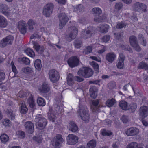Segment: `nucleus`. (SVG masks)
<instances>
[{"label":"nucleus","instance_id":"nucleus-1","mask_svg":"<svg viewBox=\"0 0 148 148\" xmlns=\"http://www.w3.org/2000/svg\"><path fill=\"white\" fill-rule=\"evenodd\" d=\"M80 101L79 103V108L78 113L82 119L85 123L89 121V114L88 110L87 107L85 106L80 104Z\"/></svg>","mask_w":148,"mask_h":148},{"label":"nucleus","instance_id":"nucleus-2","mask_svg":"<svg viewBox=\"0 0 148 148\" xmlns=\"http://www.w3.org/2000/svg\"><path fill=\"white\" fill-rule=\"evenodd\" d=\"M34 121L36 122L35 125L36 127L40 129H44L47 123V119L41 115L36 116Z\"/></svg>","mask_w":148,"mask_h":148},{"label":"nucleus","instance_id":"nucleus-3","mask_svg":"<svg viewBox=\"0 0 148 148\" xmlns=\"http://www.w3.org/2000/svg\"><path fill=\"white\" fill-rule=\"evenodd\" d=\"M79 75L82 76L85 78H88L91 76L93 74L92 70L87 67H83L81 68L77 73Z\"/></svg>","mask_w":148,"mask_h":148},{"label":"nucleus","instance_id":"nucleus-4","mask_svg":"<svg viewBox=\"0 0 148 148\" xmlns=\"http://www.w3.org/2000/svg\"><path fill=\"white\" fill-rule=\"evenodd\" d=\"M95 31V28L89 27L82 31L81 34V36L84 39L88 38H90L93 34H94Z\"/></svg>","mask_w":148,"mask_h":148},{"label":"nucleus","instance_id":"nucleus-5","mask_svg":"<svg viewBox=\"0 0 148 148\" xmlns=\"http://www.w3.org/2000/svg\"><path fill=\"white\" fill-rule=\"evenodd\" d=\"M54 5L52 3H48L43 8V14L46 17H49L52 14Z\"/></svg>","mask_w":148,"mask_h":148},{"label":"nucleus","instance_id":"nucleus-6","mask_svg":"<svg viewBox=\"0 0 148 148\" xmlns=\"http://www.w3.org/2000/svg\"><path fill=\"white\" fill-rule=\"evenodd\" d=\"M140 115L142 116V122L143 124L145 126L148 125V123L145 120L143 119L147 116L148 115V108L147 106H143L140 107L139 110Z\"/></svg>","mask_w":148,"mask_h":148},{"label":"nucleus","instance_id":"nucleus-7","mask_svg":"<svg viewBox=\"0 0 148 148\" xmlns=\"http://www.w3.org/2000/svg\"><path fill=\"white\" fill-rule=\"evenodd\" d=\"M49 74L50 80L53 82H55L58 80L60 78L59 73L54 69H52L49 71Z\"/></svg>","mask_w":148,"mask_h":148},{"label":"nucleus","instance_id":"nucleus-8","mask_svg":"<svg viewBox=\"0 0 148 148\" xmlns=\"http://www.w3.org/2000/svg\"><path fill=\"white\" fill-rule=\"evenodd\" d=\"M58 17L60 21V28L62 29L68 22V18L66 14L63 12L59 14Z\"/></svg>","mask_w":148,"mask_h":148},{"label":"nucleus","instance_id":"nucleus-9","mask_svg":"<svg viewBox=\"0 0 148 148\" xmlns=\"http://www.w3.org/2000/svg\"><path fill=\"white\" fill-rule=\"evenodd\" d=\"M130 42L131 45L137 51H141V48L138 44L137 38L134 36H132L130 38Z\"/></svg>","mask_w":148,"mask_h":148},{"label":"nucleus","instance_id":"nucleus-10","mask_svg":"<svg viewBox=\"0 0 148 148\" xmlns=\"http://www.w3.org/2000/svg\"><path fill=\"white\" fill-rule=\"evenodd\" d=\"M133 9L135 11L140 12L142 10V12H147V5L142 3L137 2L134 3L133 5Z\"/></svg>","mask_w":148,"mask_h":148},{"label":"nucleus","instance_id":"nucleus-11","mask_svg":"<svg viewBox=\"0 0 148 148\" xmlns=\"http://www.w3.org/2000/svg\"><path fill=\"white\" fill-rule=\"evenodd\" d=\"M79 61L76 56H73L69 58L67 61L69 66L73 68L77 66L79 64Z\"/></svg>","mask_w":148,"mask_h":148},{"label":"nucleus","instance_id":"nucleus-12","mask_svg":"<svg viewBox=\"0 0 148 148\" xmlns=\"http://www.w3.org/2000/svg\"><path fill=\"white\" fill-rule=\"evenodd\" d=\"M17 27L19 31L22 34H25L27 32V25L26 22L21 20L18 23Z\"/></svg>","mask_w":148,"mask_h":148},{"label":"nucleus","instance_id":"nucleus-13","mask_svg":"<svg viewBox=\"0 0 148 148\" xmlns=\"http://www.w3.org/2000/svg\"><path fill=\"white\" fill-rule=\"evenodd\" d=\"M67 143L70 145H74L78 142V137L76 135L70 134L67 137Z\"/></svg>","mask_w":148,"mask_h":148},{"label":"nucleus","instance_id":"nucleus-14","mask_svg":"<svg viewBox=\"0 0 148 148\" xmlns=\"http://www.w3.org/2000/svg\"><path fill=\"white\" fill-rule=\"evenodd\" d=\"M28 26V29L29 32H32L34 29L38 25L36 21L33 19H29L27 23Z\"/></svg>","mask_w":148,"mask_h":148},{"label":"nucleus","instance_id":"nucleus-15","mask_svg":"<svg viewBox=\"0 0 148 148\" xmlns=\"http://www.w3.org/2000/svg\"><path fill=\"white\" fill-rule=\"evenodd\" d=\"M92 104L91 106V109L93 112H99V108L101 107L99 103V101L97 99L92 100Z\"/></svg>","mask_w":148,"mask_h":148},{"label":"nucleus","instance_id":"nucleus-16","mask_svg":"<svg viewBox=\"0 0 148 148\" xmlns=\"http://www.w3.org/2000/svg\"><path fill=\"white\" fill-rule=\"evenodd\" d=\"M139 132V130L135 127H131L127 129L125 131L126 134L130 136L136 135L138 134Z\"/></svg>","mask_w":148,"mask_h":148},{"label":"nucleus","instance_id":"nucleus-17","mask_svg":"<svg viewBox=\"0 0 148 148\" xmlns=\"http://www.w3.org/2000/svg\"><path fill=\"white\" fill-rule=\"evenodd\" d=\"M71 30V32L69 35V39L68 40L71 41L73 39H74L77 34V29L74 26H72L69 28V29Z\"/></svg>","mask_w":148,"mask_h":148},{"label":"nucleus","instance_id":"nucleus-18","mask_svg":"<svg viewBox=\"0 0 148 148\" xmlns=\"http://www.w3.org/2000/svg\"><path fill=\"white\" fill-rule=\"evenodd\" d=\"M0 12L7 16L10 14V10L8 6L5 4H0Z\"/></svg>","mask_w":148,"mask_h":148},{"label":"nucleus","instance_id":"nucleus-19","mask_svg":"<svg viewBox=\"0 0 148 148\" xmlns=\"http://www.w3.org/2000/svg\"><path fill=\"white\" fill-rule=\"evenodd\" d=\"M24 126L26 129L29 134H32L34 132V124L31 121H28L25 122Z\"/></svg>","mask_w":148,"mask_h":148},{"label":"nucleus","instance_id":"nucleus-20","mask_svg":"<svg viewBox=\"0 0 148 148\" xmlns=\"http://www.w3.org/2000/svg\"><path fill=\"white\" fill-rule=\"evenodd\" d=\"M116 55L113 52L108 53L106 55V59L108 62L112 63L115 59Z\"/></svg>","mask_w":148,"mask_h":148},{"label":"nucleus","instance_id":"nucleus-21","mask_svg":"<svg viewBox=\"0 0 148 148\" xmlns=\"http://www.w3.org/2000/svg\"><path fill=\"white\" fill-rule=\"evenodd\" d=\"M125 57L124 55L122 53H120L119 55V57L118 58L119 62L117 65V67L118 68L122 69L123 66L124 61L125 59Z\"/></svg>","mask_w":148,"mask_h":148},{"label":"nucleus","instance_id":"nucleus-22","mask_svg":"<svg viewBox=\"0 0 148 148\" xmlns=\"http://www.w3.org/2000/svg\"><path fill=\"white\" fill-rule=\"evenodd\" d=\"M69 130L73 132H76L78 129L77 126L73 121H70L69 122Z\"/></svg>","mask_w":148,"mask_h":148},{"label":"nucleus","instance_id":"nucleus-23","mask_svg":"<svg viewBox=\"0 0 148 148\" xmlns=\"http://www.w3.org/2000/svg\"><path fill=\"white\" fill-rule=\"evenodd\" d=\"M63 141L64 140L61 135L59 134L56 135L55 141V145L56 147L59 146Z\"/></svg>","mask_w":148,"mask_h":148},{"label":"nucleus","instance_id":"nucleus-24","mask_svg":"<svg viewBox=\"0 0 148 148\" xmlns=\"http://www.w3.org/2000/svg\"><path fill=\"white\" fill-rule=\"evenodd\" d=\"M50 89L49 85L45 82L42 84L41 88L40 89V91L42 92L46 93L50 90Z\"/></svg>","mask_w":148,"mask_h":148},{"label":"nucleus","instance_id":"nucleus-25","mask_svg":"<svg viewBox=\"0 0 148 148\" xmlns=\"http://www.w3.org/2000/svg\"><path fill=\"white\" fill-rule=\"evenodd\" d=\"M7 20L2 16L0 15V27L4 28L8 25Z\"/></svg>","mask_w":148,"mask_h":148},{"label":"nucleus","instance_id":"nucleus-26","mask_svg":"<svg viewBox=\"0 0 148 148\" xmlns=\"http://www.w3.org/2000/svg\"><path fill=\"white\" fill-rule=\"evenodd\" d=\"M90 96L93 98H95L97 96V88L95 87H92L89 89Z\"/></svg>","mask_w":148,"mask_h":148},{"label":"nucleus","instance_id":"nucleus-27","mask_svg":"<svg viewBox=\"0 0 148 148\" xmlns=\"http://www.w3.org/2000/svg\"><path fill=\"white\" fill-rule=\"evenodd\" d=\"M33 47L39 53H41L44 51V48L43 46L40 45L36 43L34 44Z\"/></svg>","mask_w":148,"mask_h":148},{"label":"nucleus","instance_id":"nucleus-28","mask_svg":"<svg viewBox=\"0 0 148 148\" xmlns=\"http://www.w3.org/2000/svg\"><path fill=\"white\" fill-rule=\"evenodd\" d=\"M119 106L123 110H127L129 109L127 103L125 101L122 100L120 101L119 103Z\"/></svg>","mask_w":148,"mask_h":148},{"label":"nucleus","instance_id":"nucleus-29","mask_svg":"<svg viewBox=\"0 0 148 148\" xmlns=\"http://www.w3.org/2000/svg\"><path fill=\"white\" fill-rule=\"evenodd\" d=\"M28 110V109L25 103L24 102H22L21 104L20 109V112L21 113L23 114H26Z\"/></svg>","mask_w":148,"mask_h":148},{"label":"nucleus","instance_id":"nucleus-30","mask_svg":"<svg viewBox=\"0 0 148 148\" xmlns=\"http://www.w3.org/2000/svg\"><path fill=\"white\" fill-rule=\"evenodd\" d=\"M96 145V142L95 140H92L88 142L87 144V148H95Z\"/></svg>","mask_w":148,"mask_h":148},{"label":"nucleus","instance_id":"nucleus-31","mask_svg":"<svg viewBox=\"0 0 148 148\" xmlns=\"http://www.w3.org/2000/svg\"><path fill=\"white\" fill-rule=\"evenodd\" d=\"M26 54L31 57H34L35 56V53L33 50L30 48H28L24 51Z\"/></svg>","mask_w":148,"mask_h":148},{"label":"nucleus","instance_id":"nucleus-32","mask_svg":"<svg viewBox=\"0 0 148 148\" xmlns=\"http://www.w3.org/2000/svg\"><path fill=\"white\" fill-rule=\"evenodd\" d=\"M27 101L30 107L32 108H34L35 106V103L31 95L28 98Z\"/></svg>","mask_w":148,"mask_h":148},{"label":"nucleus","instance_id":"nucleus-33","mask_svg":"<svg viewBox=\"0 0 148 148\" xmlns=\"http://www.w3.org/2000/svg\"><path fill=\"white\" fill-rule=\"evenodd\" d=\"M138 39L140 40V44L143 46H145L146 45V41L143 37V35L140 34L138 36Z\"/></svg>","mask_w":148,"mask_h":148},{"label":"nucleus","instance_id":"nucleus-34","mask_svg":"<svg viewBox=\"0 0 148 148\" xmlns=\"http://www.w3.org/2000/svg\"><path fill=\"white\" fill-rule=\"evenodd\" d=\"M106 18V17L104 16L100 15H96L94 18V20L96 22L99 23L103 21Z\"/></svg>","mask_w":148,"mask_h":148},{"label":"nucleus","instance_id":"nucleus-35","mask_svg":"<svg viewBox=\"0 0 148 148\" xmlns=\"http://www.w3.org/2000/svg\"><path fill=\"white\" fill-rule=\"evenodd\" d=\"M92 12L94 13L96 15H101L102 11L100 8L99 7H95L92 10Z\"/></svg>","mask_w":148,"mask_h":148},{"label":"nucleus","instance_id":"nucleus-36","mask_svg":"<svg viewBox=\"0 0 148 148\" xmlns=\"http://www.w3.org/2000/svg\"><path fill=\"white\" fill-rule=\"evenodd\" d=\"M138 68V69L147 70L148 69V64L142 62L139 64Z\"/></svg>","mask_w":148,"mask_h":148},{"label":"nucleus","instance_id":"nucleus-37","mask_svg":"<svg viewBox=\"0 0 148 148\" xmlns=\"http://www.w3.org/2000/svg\"><path fill=\"white\" fill-rule=\"evenodd\" d=\"M82 45V42L81 39H76L74 42L75 48L78 49L80 48Z\"/></svg>","mask_w":148,"mask_h":148},{"label":"nucleus","instance_id":"nucleus-38","mask_svg":"<svg viewBox=\"0 0 148 148\" xmlns=\"http://www.w3.org/2000/svg\"><path fill=\"white\" fill-rule=\"evenodd\" d=\"M21 71L24 73L27 74L32 73L33 71L32 69L29 67L22 68L21 69Z\"/></svg>","mask_w":148,"mask_h":148},{"label":"nucleus","instance_id":"nucleus-39","mask_svg":"<svg viewBox=\"0 0 148 148\" xmlns=\"http://www.w3.org/2000/svg\"><path fill=\"white\" fill-rule=\"evenodd\" d=\"M0 139L2 143H5L8 141L9 138L7 135L4 134L1 135Z\"/></svg>","mask_w":148,"mask_h":148},{"label":"nucleus","instance_id":"nucleus-40","mask_svg":"<svg viewBox=\"0 0 148 148\" xmlns=\"http://www.w3.org/2000/svg\"><path fill=\"white\" fill-rule=\"evenodd\" d=\"M7 44L11 45L14 40V37L12 36H8L4 38Z\"/></svg>","mask_w":148,"mask_h":148},{"label":"nucleus","instance_id":"nucleus-41","mask_svg":"<svg viewBox=\"0 0 148 148\" xmlns=\"http://www.w3.org/2000/svg\"><path fill=\"white\" fill-rule=\"evenodd\" d=\"M37 102L39 106H44L45 105V102L44 99L41 97H39L38 98Z\"/></svg>","mask_w":148,"mask_h":148},{"label":"nucleus","instance_id":"nucleus-42","mask_svg":"<svg viewBox=\"0 0 148 148\" xmlns=\"http://www.w3.org/2000/svg\"><path fill=\"white\" fill-rule=\"evenodd\" d=\"M34 66L36 69H40L42 66L41 61L40 59L36 60L34 63Z\"/></svg>","mask_w":148,"mask_h":148},{"label":"nucleus","instance_id":"nucleus-43","mask_svg":"<svg viewBox=\"0 0 148 148\" xmlns=\"http://www.w3.org/2000/svg\"><path fill=\"white\" fill-rule=\"evenodd\" d=\"M90 64L94 68L95 73H98L99 70V66L98 64L94 61H92L90 63Z\"/></svg>","mask_w":148,"mask_h":148},{"label":"nucleus","instance_id":"nucleus-44","mask_svg":"<svg viewBox=\"0 0 148 148\" xmlns=\"http://www.w3.org/2000/svg\"><path fill=\"white\" fill-rule=\"evenodd\" d=\"M101 32L103 33H106L109 28V26L107 24H105L101 25L100 27Z\"/></svg>","mask_w":148,"mask_h":148},{"label":"nucleus","instance_id":"nucleus-45","mask_svg":"<svg viewBox=\"0 0 148 148\" xmlns=\"http://www.w3.org/2000/svg\"><path fill=\"white\" fill-rule=\"evenodd\" d=\"M115 100L112 98L111 100H108L106 101V105L109 107L112 106L115 103Z\"/></svg>","mask_w":148,"mask_h":148},{"label":"nucleus","instance_id":"nucleus-46","mask_svg":"<svg viewBox=\"0 0 148 148\" xmlns=\"http://www.w3.org/2000/svg\"><path fill=\"white\" fill-rule=\"evenodd\" d=\"M92 48L91 46H88L84 49L83 53L85 54H88L92 52Z\"/></svg>","mask_w":148,"mask_h":148},{"label":"nucleus","instance_id":"nucleus-47","mask_svg":"<svg viewBox=\"0 0 148 148\" xmlns=\"http://www.w3.org/2000/svg\"><path fill=\"white\" fill-rule=\"evenodd\" d=\"M138 146V144L135 142H133L128 144L126 148H136Z\"/></svg>","mask_w":148,"mask_h":148},{"label":"nucleus","instance_id":"nucleus-48","mask_svg":"<svg viewBox=\"0 0 148 148\" xmlns=\"http://www.w3.org/2000/svg\"><path fill=\"white\" fill-rule=\"evenodd\" d=\"M101 134L103 136H110L112 134V132H111L106 130H103L101 131Z\"/></svg>","mask_w":148,"mask_h":148},{"label":"nucleus","instance_id":"nucleus-49","mask_svg":"<svg viewBox=\"0 0 148 148\" xmlns=\"http://www.w3.org/2000/svg\"><path fill=\"white\" fill-rule=\"evenodd\" d=\"M126 23L122 22H118L116 25V27L118 29H121L125 27L126 26Z\"/></svg>","mask_w":148,"mask_h":148},{"label":"nucleus","instance_id":"nucleus-50","mask_svg":"<svg viewBox=\"0 0 148 148\" xmlns=\"http://www.w3.org/2000/svg\"><path fill=\"white\" fill-rule=\"evenodd\" d=\"M123 7V4L121 2H119L116 3L115 5V9L118 10H121Z\"/></svg>","mask_w":148,"mask_h":148},{"label":"nucleus","instance_id":"nucleus-51","mask_svg":"<svg viewBox=\"0 0 148 148\" xmlns=\"http://www.w3.org/2000/svg\"><path fill=\"white\" fill-rule=\"evenodd\" d=\"M33 139L34 140L39 143H41L43 139L41 135L37 136H36L34 137Z\"/></svg>","mask_w":148,"mask_h":148},{"label":"nucleus","instance_id":"nucleus-52","mask_svg":"<svg viewBox=\"0 0 148 148\" xmlns=\"http://www.w3.org/2000/svg\"><path fill=\"white\" fill-rule=\"evenodd\" d=\"M8 112L11 120H14L15 119V116L14 112L10 109L8 110Z\"/></svg>","mask_w":148,"mask_h":148},{"label":"nucleus","instance_id":"nucleus-53","mask_svg":"<svg viewBox=\"0 0 148 148\" xmlns=\"http://www.w3.org/2000/svg\"><path fill=\"white\" fill-rule=\"evenodd\" d=\"M130 109L131 110L132 112H134L136 109L137 107L136 103H132L130 105Z\"/></svg>","mask_w":148,"mask_h":148},{"label":"nucleus","instance_id":"nucleus-54","mask_svg":"<svg viewBox=\"0 0 148 148\" xmlns=\"http://www.w3.org/2000/svg\"><path fill=\"white\" fill-rule=\"evenodd\" d=\"M55 116V114H53L52 112L50 110L49 112L48 118L51 121H54Z\"/></svg>","mask_w":148,"mask_h":148},{"label":"nucleus","instance_id":"nucleus-55","mask_svg":"<svg viewBox=\"0 0 148 148\" xmlns=\"http://www.w3.org/2000/svg\"><path fill=\"white\" fill-rule=\"evenodd\" d=\"M2 123L5 127L9 126L10 124V121L8 119H6L3 121Z\"/></svg>","mask_w":148,"mask_h":148},{"label":"nucleus","instance_id":"nucleus-56","mask_svg":"<svg viewBox=\"0 0 148 148\" xmlns=\"http://www.w3.org/2000/svg\"><path fill=\"white\" fill-rule=\"evenodd\" d=\"M22 62L25 64L28 65L30 64V60L26 57H23L22 59Z\"/></svg>","mask_w":148,"mask_h":148},{"label":"nucleus","instance_id":"nucleus-57","mask_svg":"<svg viewBox=\"0 0 148 148\" xmlns=\"http://www.w3.org/2000/svg\"><path fill=\"white\" fill-rule=\"evenodd\" d=\"M114 34L115 35L116 38L119 40L121 39L123 35V32H119L117 33V34L114 33Z\"/></svg>","mask_w":148,"mask_h":148},{"label":"nucleus","instance_id":"nucleus-58","mask_svg":"<svg viewBox=\"0 0 148 148\" xmlns=\"http://www.w3.org/2000/svg\"><path fill=\"white\" fill-rule=\"evenodd\" d=\"M8 45L4 38L0 42V47H4Z\"/></svg>","mask_w":148,"mask_h":148},{"label":"nucleus","instance_id":"nucleus-59","mask_svg":"<svg viewBox=\"0 0 148 148\" xmlns=\"http://www.w3.org/2000/svg\"><path fill=\"white\" fill-rule=\"evenodd\" d=\"M116 86V83L114 82H111L108 83V86L110 89L114 88Z\"/></svg>","mask_w":148,"mask_h":148},{"label":"nucleus","instance_id":"nucleus-60","mask_svg":"<svg viewBox=\"0 0 148 148\" xmlns=\"http://www.w3.org/2000/svg\"><path fill=\"white\" fill-rule=\"evenodd\" d=\"M121 119L123 123H126L128 122L129 121V118L127 116H123L121 118Z\"/></svg>","mask_w":148,"mask_h":148},{"label":"nucleus","instance_id":"nucleus-61","mask_svg":"<svg viewBox=\"0 0 148 148\" xmlns=\"http://www.w3.org/2000/svg\"><path fill=\"white\" fill-rule=\"evenodd\" d=\"M5 77V73L3 71H0V81L3 80Z\"/></svg>","mask_w":148,"mask_h":148},{"label":"nucleus","instance_id":"nucleus-62","mask_svg":"<svg viewBox=\"0 0 148 148\" xmlns=\"http://www.w3.org/2000/svg\"><path fill=\"white\" fill-rule=\"evenodd\" d=\"M110 39V37L109 36L105 35L102 38L103 42H107Z\"/></svg>","mask_w":148,"mask_h":148},{"label":"nucleus","instance_id":"nucleus-63","mask_svg":"<svg viewBox=\"0 0 148 148\" xmlns=\"http://www.w3.org/2000/svg\"><path fill=\"white\" fill-rule=\"evenodd\" d=\"M77 8L78 10L80 12L84 11V7L83 5L82 4L79 5Z\"/></svg>","mask_w":148,"mask_h":148},{"label":"nucleus","instance_id":"nucleus-64","mask_svg":"<svg viewBox=\"0 0 148 148\" xmlns=\"http://www.w3.org/2000/svg\"><path fill=\"white\" fill-rule=\"evenodd\" d=\"M11 64L12 65V71L15 73V74H17L18 73L17 71L16 70V68L14 64V63L13 62H11Z\"/></svg>","mask_w":148,"mask_h":148}]
</instances>
